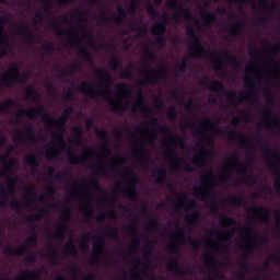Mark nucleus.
Wrapping results in <instances>:
<instances>
[{"label": "nucleus", "mask_w": 280, "mask_h": 280, "mask_svg": "<svg viewBox=\"0 0 280 280\" xmlns=\"http://www.w3.org/2000/svg\"><path fill=\"white\" fill-rule=\"evenodd\" d=\"M174 235H179V237H182L183 242H186V244H189L195 249L200 248L201 242L194 240V237H191L189 235L185 238V231L183 230V228H180L178 225L176 226V232L172 233V237H174Z\"/></svg>", "instance_id": "393cba45"}, {"label": "nucleus", "mask_w": 280, "mask_h": 280, "mask_svg": "<svg viewBox=\"0 0 280 280\" xmlns=\"http://www.w3.org/2000/svg\"><path fill=\"white\" fill-rule=\"evenodd\" d=\"M27 137L30 138L31 143H36V141H40L42 139H45V137L40 133L37 136L34 135V129H32V124L25 127L24 131L15 130L14 139L15 141H19V143H25L27 141Z\"/></svg>", "instance_id": "4468645a"}, {"label": "nucleus", "mask_w": 280, "mask_h": 280, "mask_svg": "<svg viewBox=\"0 0 280 280\" xmlns=\"http://www.w3.org/2000/svg\"><path fill=\"white\" fill-rule=\"evenodd\" d=\"M104 246H106V238L104 237V233H102L96 237V242L93 245V256L96 258L101 257Z\"/></svg>", "instance_id": "c85d7f7f"}, {"label": "nucleus", "mask_w": 280, "mask_h": 280, "mask_svg": "<svg viewBox=\"0 0 280 280\" xmlns=\"http://www.w3.org/2000/svg\"><path fill=\"white\" fill-rule=\"evenodd\" d=\"M275 220H276V228H277V233L278 237H280V210L277 209L273 213Z\"/></svg>", "instance_id": "774afa93"}, {"label": "nucleus", "mask_w": 280, "mask_h": 280, "mask_svg": "<svg viewBox=\"0 0 280 280\" xmlns=\"http://www.w3.org/2000/svg\"><path fill=\"white\" fill-rule=\"evenodd\" d=\"M178 115V112L176 110V106L172 105L171 107H168L167 112H166V117L167 119H170V121H174V119H176Z\"/></svg>", "instance_id": "4d7b16f0"}, {"label": "nucleus", "mask_w": 280, "mask_h": 280, "mask_svg": "<svg viewBox=\"0 0 280 280\" xmlns=\"http://www.w3.org/2000/svg\"><path fill=\"white\" fill-rule=\"evenodd\" d=\"M137 100L138 101L133 105H131V113L133 115H137V112L141 110V108H142L145 117H152V114H153L152 109L143 106V90L142 89L138 90Z\"/></svg>", "instance_id": "5701e85b"}, {"label": "nucleus", "mask_w": 280, "mask_h": 280, "mask_svg": "<svg viewBox=\"0 0 280 280\" xmlns=\"http://www.w3.org/2000/svg\"><path fill=\"white\" fill-rule=\"evenodd\" d=\"M89 234L83 235L81 242H80V249L82 250V253H86V250H89Z\"/></svg>", "instance_id": "052dcab7"}, {"label": "nucleus", "mask_w": 280, "mask_h": 280, "mask_svg": "<svg viewBox=\"0 0 280 280\" xmlns=\"http://www.w3.org/2000/svg\"><path fill=\"white\" fill-rule=\"evenodd\" d=\"M43 14H51V0L42 1Z\"/></svg>", "instance_id": "e2e57ef3"}, {"label": "nucleus", "mask_w": 280, "mask_h": 280, "mask_svg": "<svg viewBox=\"0 0 280 280\" xmlns=\"http://www.w3.org/2000/svg\"><path fill=\"white\" fill-rule=\"evenodd\" d=\"M205 124L210 126L211 130L218 137H224V135H225L226 137L231 138L232 140L235 139V130L233 128L226 127L225 129H222V128L218 127V126H220V124H222V120L220 118H217L213 122V121H211V118L206 117L203 119V121L199 122V128H205Z\"/></svg>", "instance_id": "9d476101"}, {"label": "nucleus", "mask_w": 280, "mask_h": 280, "mask_svg": "<svg viewBox=\"0 0 280 280\" xmlns=\"http://www.w3.org/2000/svg\"><path fill=\"white\" fill-rule=\"evenodd\" d=\"M133 73H135V65H129L122 70V72L120 74V79L121 80H132Z\"/></svg>", "instance_id": "79ce46f5"}, {"label": "nucleus", "mask_w": 280, "mask_h": 280, "mask_svg": "<svg viewBox=\"0 0 280 280\" xmlns=\"http://www.w3.org/2000/svg\"><path fill=\"white\" fill-rule=\"evenodd\" d=\"M67 231H69V228H67L65 223L57 225V231L55 234L56 240H59V242H62V240H65V233H67Z\"/></svg>", "instance_id": "49530a36"}, {"label": "nucleus", "mask_w": 280, "mask_h": 280, "mask_svg": "<svg viewBox=\"0 0 280 280\" xmlns=\"http://www.w3.org/2000/svg\"><path fill=\"white\" fill-rule=\"evenodd\" d=\"M107 218H110L112 220H115L117 218V212H115V209H109L106 213H101L96 217L97 222H104Z\"/></svg>", "instance_id": "de8ad7c7"}, {"label": "nucleus", "mask_w": 280, "mask_h": 280, "mask_svg": "<svg viewBox=\"0 0 280 280\" xmlns=\"http://www.w3.org/2000/svg\"><path fill=\"white\" fill-rule=\"evenodd\" d=\"M166 270L168 272H173L175 277H185V275H191V269H185L180 266V262H178V259L172 258L166 264Z\"/></svg>", "instance_id": "aec40b11"}, {"label": "nucleus", "mask_w": 280, "mask_h": 280, "mask_svg": "<svg viewBox=\"0 0 280 280\" xmlns=\"http://www.w3.org/2000/svg\"><path fill=\"white\" fill-rule=\"evenodd\" d=\"M27 80H30V72L28 71H24V72H20V75L15 77V75H10L8 77V74H3L0 78V84H3L4 86H8L9 89H12V86H14V84H25V82H27Z\"/></svg>", "instance_id": "2eb2a0df"}, {"label": "nucleus", "mask_w": 280, "mask_h": 280, "mask_svg": "<svg viewBox=\"0 0 280 280\" xmlns=\"http://www.w3.org/2000/svg\"><path fill=\"white\" fill-rule=\"evenodd\" d=\"M2 165H4V170L0 172V176L2 178H8L7 179V187L5 189L0 191V196L3 198L9 196H14V180L12 177H10V174H12V161L8 162V154L2 155L0 158Z\"/></svg>", "instance_id": "6e6552de"}, {"label": "nucleus", "mask_w": 280, "mask_h": 280, "mask_svg": "<svg viewBox=\"0 0 280 280\" xmlns=\"http://www.w3.org/2000/svg\"><path fill=\"white\" fill-rule=\"evenodd\" d=\"M38 212L39 214H34L33 217H28L26 219V222H28L31 226V236L25 242L26 246H36L38 244V234H36V223H34V220L38 222L43 215L47 213V208H40Z\"/></svg>", "instance_id": "f8f14e48"}, {"label": "nucleus", "mask_w": 280, "mask_h": 280, "mask_svg": "<svg viewBox=\"0 0 280 280\" xmlns=\"http://www.w3.org/2000/svg\"><path fill=\"white\" fill-rule=\"evenodd\" d=\"M10 208L15 211V213H21L23 211V203L19 200H13L10 202Z\"/></svg>", "instance_id": "680f3d73"}, {"label": "nucleus", "mask_w": 280, "mask_h": 280, "mask_svg": "<svg viewBox=\"0 0 280 280\" xmlns=\"http://www.w3.org/2000/svg\"><path fill=\"white\" fill-rule=\"evenodd\" d=\"M78 247L75 246L73 240H70L63 247V254L70 255V257H78Z\"/></svg>", "instance_id": "f704fd0d"}, {"label": "nucleus", "mask_w": 280, "mask_h": 280, "mask_svg": "<svg viewBox=\"0 0 280 280\" xmlns=\"http://www.w3.org/2000/svg\"><path fill=\"white\" fill-rule=\"evenodd\" d=\"M192 194L196 198H200L202 202L209 200V211L210 213H218V195L213 194L211 187L202 183L201 186H196L192 188Z\"/></svg>", "instance_id": "39448f33"}, {"label": "nucleus", "mask_w": 280, "mask_h": 280, "mask_svg": "<svg viewBox=\"0 0 280 280\" xmlns=\"http://www.w3.org/2000/svg\"><path fill=\"white\" fill-rule=\"evenodd\" d=\"M252 240H253V244H248V245H246V243L240 244V248L243 249L241 268L242 270H246V271L248 270V256L250 255V253H253L255 249L258 248L257 242L255 241V238H252Z\"/></svg>", "instance_id": "a211bd4d"}, {"label": "nucleus", "mask_w": 280, "mask_h": 280, "mask_svg": "<svg viewBox=\"0 0 280 280\" xmlns=\"http://www.w3.org/2000/svg\"><path fill=\"white\" fill-rule=\"evenodd\" d=\"M28 191H30L31 198L30 199L25 198L24 205L26 206L30 205L31 202H33L34 199H37L40 202L45 201V195L43 194L37 195L36 192H34L33 188H30Z\"/></svg>", "instance_id": "a18cd8bd"}, {"label": "nucleus", "mask_w": 280, "mask_h": 280, "mask_svg": "<svg viewBox=\"0 0 280 280\" xmlns=\"http://www.w3.org/2000/svg\"><path fill=\"white\" fill-rule=\"evenodd\" d=\"M186 35L189 36L191 39V43H190L191 54L188 55V58H191V59L202 58V56H206V58H210V59L218 58L212 60V62L214 63L213 70L222 74H224V67L220 58H225L228 65H231V67L234 69L242 68V63L233 55L229 52L212 54L210 50H207L202 45V39H200L198 34H196V28H194V26L189 25L186 27Z\"/></svg>", "instance_id": "7ed1b4c3"}, {"label": "nucleus", "mask_w": 280, "mask_h": 280, "mask_svg": "<svg viewBox=\"0 0 280 280\" xmlns=\"http://www.w3.org/2000/svg\"><path fill=\"white\" fill-rule=\"evenodd\" d=\"M24 161L26 165L31 167L32 172H36V170H38L39 164H38V156L36 154L30 153Z\"/></svg>", "instance_id": "c9c22d12"}, {"label": "nucleus", "mask_w": 280, "mask_h": 280, "mask_svg": "<svg viewBox=\"0 0 280 280\" xmlns=\"http://www.w3.org/2000/svg\"><path fill=\"white\" fill-rule=\"evenodd\" d=\"M151 124L152 126H156L162 135H166V137H170L173 143H183V137L178 136V133L172 132L168 126L160 125L156 117L152 118Z\"/></svg>", "instance_id": "6ab92c4d"}, {"label": "nucleus", "mask_w": 280, "mask_h": 280, "mask_svg": "<svg viewBox=\"0 0 280 280\" xmlns=\"http://www.w3.org/2000/svg\"><path fill=\"white\" fill-rule=\"evenodd\" d=\"M137 224H139V217L135 215L131 218V225L129 229H127V233L129 235H133V237L137 235Z\"/></svg>", "instance_id": "09e8293b"}, {"label": "nucleus", "mask_w": 280, "mask_h": 280, "mask_svg": "<svg viewBox=\"0 0 280 280\" xmlns=\"http://www.w3.org/2000/svg\"><path fill=\"white\" fill-rule=\"evenodd\" d=\"M262 115L265 117L264 125L266 126L267 130H270L271 128H277L280 132V116H277L272 118V109L270 107L266 106L262 108ZM268 119H272L271 121Z\"/></svg>", "instance_id": "412c9836"}, {"label": "nucleus", "mask_w": 280, "mask_h": 280, "mask_svg": "<svg viewBox=\"0 0 280 280\" xmlns=\"http://www.w3.org/2000/svg\"><path fill=\"white\" fill-rule=\"evenodd\" d=\"M142 74L145 75L147 79L137 82L138 86H143V84H156L160 80H165V78H167V70L163 68L155 72L154 69L147 67L142 68Z\"/></svg>", "instance_id": "9b49d317"}, {"label": "nucleus", "mask_w": 280, "mask_h": 280, "mask_svg": "<svg viewBox=\"0 0 280 280\" xmlns=\"http://www.w3.org/2000/svg\"><path fill=\"white\" fill-rule=\"evenodd\" d=\"M166 23H170V16L165 13L163 15V21L155 23L151 27V33L153 36H156L153 43L159 47V49H163V47H165V43H167V37H165V33L167 32Z\"/></svg>", "instance_id": "1a4fd4ad"}, {"label": "nucleus", "mask_w": 280, "mask_h": 280, "mask_svg": "<svg viewBox=\"0 0 280 280\" xmlns=\"http://www.w3.org/2000/svg\"><path fill=\"white\" fill-rule=\"evenodd\" d=\"M51 27L52 30H58L57 31V36H66L67 35V31L60 28V22L52 20L51 21Z\"/></svg>", "instance_id": "13d9d810"}, {"label": "nucleus", "mask_w": 280, "mask_h": 280, "mask_svg": "<svg viewBox=\"0 0 280 280\" xmlns=\"http://www.w3.org/2000/svg\"><path fill=\"white\" fill-rule=\"evenodd\" d=\"M153 176L156 178L155 185H164L167 180V170L164 166H159Z\"/></svg>", "instance_id": "2f4dec72"}, {"label": "nucleus", "mask_w": 280, "mask_h": 280, "mask_svg": "<svg viewBox=\"0 0 280 280\" xmlns=\"http://www.w3.org/2000/svg\"><path fill=\"white\" fill-rule=\"evenodd\" d=\"M16 103L13 98H8L4 102L0 103V113H8V110L14 108Z\"/></svg>", "instance_id": "c03bdc74"}, {"label": "nucleus", "mask_w": 280, "mask_h": 280, "mask_svg": "<svg viewBox=\"0 0 280 280\" xmlns=\"http://www.w3.org/2000/svg\"><path fill=\"white\" fill-rule=\"evenodd\" d=\"M5 23H10V16L0 15V45L3 47H8V45H10L8 37H5V33H3V30H5Z\"/></svg>", "instance_id": "cd10ccee"}, {"label": "nucleus", "mask_w": 280, "mask_h": 280, "mask_svg": "<svg viewBox=\"0 0 280 280\" xmlns=\"http://www.w3.org/2000/svg\"><path fill=\"white\" fill-rule=\"evenodd\" d=\"M250 163H253V158H249L247 162H240L238 168L235 164L232 166L225 164V168L222 172L223 180L229 183L233 179V176L231 175V172H229V170H236L237 174H240L241 176H246Z\"/></svg>", "instance_id": "ddd939ff"}, {"label": "nucleus", "mask_w": 280, "mask_h": 280, "mask_svg": "<svg viewBox=\"0 0 280 280\" xmlns=\"http://www.w3.org/2000/svg\"><path fill=\"white\" fill-rule=\"evenodd\" d=\"M80 58L86 62V65H93V56H91V52L86 48H80L78 51Z\"/></svg>", "instance_id": "a19ab883"}, {"label": "nucleus", "mask_w": 280, "mask_h": 280, "mask_svg": "<svg viewBox=\"0 0 280 280\" xmlns=\"http://www.w3.org/2000/svg\"><path fill=\"white\" fill-rule=\"evenodd\" d=\"M137 183H139V177L135 175L130 180V186L122 188V196L125 198H128L129 200H137V196H139L137 194V189L135 188L137 187Z\"/></svg>", "instance_id": "b1692460"}, {"label": "nucleus", "mask_w": 280, "mask_h": 280, "mask_svg": "<svg viewBox=\"0 0 280 280\" xmlns=\"http://www.w3.org/2000/svg\"><path fill=\"white\" fill-rule=\"evenodd\" d=\"M79 68H80V65L75 62L69 70H65L60 72L59 78L63 79V78H68V75H73V73H75V71H78Z\"/></svg>", "instance_id": "3c124183"}, {"label": "nucleus", "mask_w": 280, "mask_h": 280, "mask_svg": "<svg viewBox=\"0 0 280 280\" xmlns=\"http://www.w3.org/2000/svg\"><path fill=\"white\" fill-rule=\"evenodd\" d=\"M165 158L175 159L176 163H183V159H178V153L172 148L167 149V151L165 152Z\"/></svg>", "instance_id": "864d4df0"}, {"label": "nucleus", "mask_w": 280, "mask_h": 280, "mask_svg": "<svg viewBox=\"0 0 280 280\" xmlns=\"http://www.w3.org/2000/svg\"><path fill=\"white\" fill-rule=\"evenodd\" d=\"M243 183H245L246 185H257V177L253 174L246 175L243 178Z\"/></svg>", "instance_id": "69168bd1"}, {"label": "nucleus", "mask_w": 280, "mask_h": 280, "mask_svg": "<svg viewBox=\"0 0 280 280\" xmlns=\"http://www.w3.org/2000/svg\"><path fill=\"white\" fill-rule=\"evenodd\" d=\"M82 187H92L93 189H96V191H102L97 177H91L89 182H82Z\"/></svg>", "instance_id": "37998d69"}, {"label": "nucleus", "mask_w": 280, "mask_h": 280, "mask_svg": "<svg viewBox=\"0 0 280 280\" xmlns=\"http://www.w3.org/2000/svg\"><path fill=\"white\" fill-rule=\"evenodd\" d=\"M73 110V106L66 108L58 119L51 118L49 114L45 112V107H43V105L38 107H32L30 109L21 108L16 113V124H21V117L26 116L28 117V119H36V117L39 116L44 124H48V126H54L57 129L55 132H52V139L54 141H56L59 150H62V152H67L70 165H85L86 161H89V159H86V155H75L73 150H71V148H69V145L65 141V124L69 121V117H71Z\"/></svg>", "instance_id": "f257e3e1"}, {"label": "nucleus", "mask_w": 280, "mask_h": 280, "mask_svg": "<svg viewBox=\"0 0 280 280\" xmlns=\"http://www.w3.org/2000/svg\"><path fill=\"white\" fill-rule=\"evenodd\" d=\"M147 12L153 19H156V16H159V10L156 9V7H154V4H152L151 1L147 2Z\"/></svg>", "instance_id": "5fc2aeb1"}, {"label": "nucleus", "mask_w": 280, "mask_h": 280, "mask_svg": "<svg viewBox=\"0 0 280 280\" xmlns=\"http://www.w3.org/2000/svg\"><path fill=\"white\" fill-rule=\"evenodd\" d=\"M143 52L144 58L148 60V62H154V60H156V55L154 54V51H152V49H150V47H144Z\"/></svg>", "instance_id": "6e6d98bb"}, {"label": "nucleus", "mask_w": 280, "mask_h": 280, "mask_svg": "<svg viewBox=\"0 0 280 280\" xmlns=\"http://www.w3.org/2000/svg\"><path fill=\"white\" fill-rule=\"evenodd\" d=\"M167 5L171 8V10H177L172 15L174 21H180V19H184L185 21H194L197 26H200V21L194 18L191 11L188 8H185L179 0H170Z\"/></svg>", "instance_id": "0eeeda50"}, {"label": "nucleus", "mask_w": 280, "mask_h": 280, "mask_svg": "<svg viewBox=\"0 0 280 280\" xmlns=\"http://www.w3.org/2000/svg\"><path fill=\"white\" fill-rule=\"evenodd\" d=\"M203 260L208 265L209 270H214L213 271V273H214L213 278L215 280H224V273L222 271L218 270V262H217L215 256H213V254L206 253L203 255Z\"/></svg>", "instance_id": "4be33fe9"}, {"label": "nucleus", "mask_w": 280, "mask_h": 280, "mask_svg": "<svg viewBox=\"0 0 280 280\" xmlns=\"http://www.w3.org/2000/svg\"><path fill=\"white\" fill-rule=\"evenodd\" d=\"M168 189L171 191H173L174 196H176L178 198V200H182V201L187 200V207H186L185 211H187V212L191 211V213L186 217V222H187V224H190V225L196 224V222H198V220H200V211L197 210L198 202L194 199H188L187 194H185V192H182L180 195H178V192H176V190L174 189V187L172 185H168Z\"/></svg>", "instance_id": "423d86ee"}, {"label": "nucleus", "mask_w": 280, "mask_h": 280, "mask_svg": "<svg viewBox=\"0 0 280 280\" xmlns=\"http://www.w3.org/2000/svg\"><path fill=\"white\" fill-rule=\"evenodd\" d=\"M237 231H242V228H230L229 230H226L225 233H222V231L217 230V233L218 235H223L224 240L229 242V240L235 237V233H237Z\"/></svg>", "instance_id": "58836bf2"}, {"label": "nucleus", "mask_w": 280, "mask_h": 280, "mask_svg": "<svg viewBox=\"0 0 280 280\" xmlns=\"http://www.w3.org/2000/svg\"><path fill=\"white\" fill-rule=\"evenodd\" d=\"M38 92L34 86H30L26 89V100H32V102H38Z\"/></svg>", "instance_id": "8fccbe9b"}, {"label": "nucleus", "mask_w": 280, "mask_h": 280, "mask_svg": "<svg viewBox=\"0 0 280 280\" xmlns=\"http://www.w3.org/2000/svg\"><path fill=\"white\" fill-rule=\"evenodd\" d=\"M256 143H260V150L264 151V156L267 161V167L270 170L271 174H275L276 179L273 182V187L276 192L280 196V152L279 149L270 148V144L266 141H260L257 138H253Z\"/></svg>", "instance_id": "20e7f679"}, {"label": "nucleus", "mask_w": 280, "mask_h": 280, "mask_svg": "<svg viewBox=\"0 0 280 280\" xmlns=\"http://www.w3.org/2000/svg\"><path fill=\"white\" fill-rule=\"evenodd\" d=\"M242 30H244V23H242V21H235L234 24L230 27L229 34L235 38V36H240Z\"/></svg>", "instance_id": "e433bc0d"}, {"label": "nucleus", "mask_w": 280, "mask_h": 280, "mask_svg": "<svg viewBox=\"0 0 280 280\" xmlns=\"http://www.w3.org/2000/svg\"><path fill=\"white\" fill-rule=\"evenodd\" d=\"M219 224L221 226H235V224H237V221L235 220V218L229 217L226 214H222L220 217Z\"/></svg>", "instance_id": "4c0bfd02"}, {"label": "nucleus", "mask_w": 280, "mask_h": 280, "mask_svg": "<svg viewBox=\"0 0 280 280\" xmlns=\"http://www.w3.org/2000/svg\"><path fill=\"white\" fill-rule=\"evenodd\" d=\"M25 253H27V245L18 247L8 246L4 248V255H7V257H13V255H25Z\"/></svg>", "instance_id": "c756f323"}, {"label": "nucleus", "mask_w": 280, "mask_h": 280, "mask_svg": "<svg viewBox=\"0 0 280 280\" xmlns=\"http://www.w3.org/2000/svg\"><path fill=\"white\" fill-rule=\"evenodd\" d=\"M4 75H8V78H10V75H14L15 78H18V75H21V70L19 69V65L12 63L10 69L4 73Z\"/></svg>", "instance_id": "603ef678"}, {"label": "nucleus", "mask_w": 280, "mask_h": 280, "mask_svg": "<svg viewBox=\"0 0 280 280\" xmlns=\"http://www.w3.org/2000/svg\"><path fill=\"white\" fill-rule=\"evenodd\" d=\"M138 154H140L137 159L138 163H144L143 161V156H145V154H148V148L144 145H140L138 148Z\"/></svg>", "instance_id": "0e129e2a"}, {"label": "nucleus", "mask_w": 280, "mask_h": 280, "mask_svg": "<svg viewBox=\"0 0 280 280\" xmlns=\"http://www.w3.org/2000/svg\"><path fill=\"white\" fill-rule=\"evenodd\" d=\"M222 205H232V207H244L246 206V199L240 196H231L222 201Z\"/></svg>", "instance_id": "72a5a7b5"}, {"label": "nucleus", "mask_w": 280, "mask_h": 280, "mask_svg": "<svg viewBox=\"0 0 280 280\" xmlns=\"http://www.w3.org/2000/svg\"><path fill=\"white\" fill-rule=\"evenodd\" d=\"M248 213H254L253 219L262 224H268L270 222V209L262 206H253L248 209Z\"/></svg>", "instance_id": "f3484780"}, {"label": "nucleus", "mask_w": 280, "mask_h": 280, "mask_svg": "<svg viewBox=\"0 0 280 280\" xmlns=\"http://www.w3.org/2000/svg\"><path fill=\"white\" fill-rule=\"evenodd\" d=\"M54 172H56V167L54 166L48 167L49 178H55V180H58V183H66V180H69V175L67 173L61 171L56 175H54Z\"/></svg>", "instance_id": "473e14b6"}, {"label": "nucleus", "mask_w": 280, "mask_h": 280, "mask_svg": "<svg viewBox=\"0 0 280 280\" xmlns=\"http://www.w3.org/2000/svg\"><path fill=\"white\" fill-rule=\"evenodd\" d=\"M15 34H18V36L22 37V39L24 40V43H27L28 45L35 40L36 36L30 32V30L27 28V26L20 24L18 26V28L15 30Z\"/></svg>", "instance_id": "a878e982"}, {"label": "nucleus", "mask_w": 280, "mask_h": 280, "mask_svg": "<svg viewBox=\"0 0 280 280\" xmlns=\"http://www.w3.org/2000/svg\"><path fill=\"white\" fill-rule=\"evenodd\" d=\"M96 78H101V85L95 89L91 83L83 81L79 85V91L83 95L90 97V100H97V97H105L107 104H109L112 110L114 113H124L128 110V106H130V102H121L116 101L110 96V84L113 79L110 77V72L107 69L98 68L96 70Z\"/></svg>", "instance_id": "f03ea898"}, {"label": "nucleus", "mask_w": 280, "mask_h": 280, "mask_svg": "<svg viewBox=\"0 0 280 280\" xmlns=\"http://www.w3.org/2000/svg\"><path fill=\"white\" fill-rule=\"evenodd\" d=\"M201 14H202V21H203V23L206 24V25H213V23H215V21H217V16H215V13H213V12H207V11H202L201 12Z\"/></svg>", "instance_id": "ea45409f"}, {"label": "nucleus", "mask_w": 280, "mask_h": 280, "mask_svg": "<svg viewBox=\"0 0 280 280\" xmlns=\"http://www.w3.org/2000/svg\"><path fill=\"white\" fill-rule=\"evenodd\" d=\"M201 85L208 86L209 91H212L213 93H220V91H224V83H222L219 80L211 81V80H208L207 78H205L201 81Z\"/></svg>", "instance_id": "bb28decb"}, {"label": "nucleus", "mask_w": 280, "mask_h": 280, "mask_svg": "<svg viewBox=\"0 0 280 280\" xmlns=\"http://www.w3.org/2000/svg\"><path fill=\"white\" fill-rule=\"evenodd\" d=\"M92 170H94L96 172V174H100L101 176L107 175L106 168L102 164H96V165L92 166Z\"/></svg>", "instance_id": "338daca9"}, {"label": "nucleus", "mask_w": 280, "mask_h": 280, "mask_svg": "<svg viewBox=\"0 0 280 280\" xmlns=\"http://www.w3.org/2000/svg\"><path fill=\"white\" fill-rule=\"evenodd\" d=\"M42 50L46 56H54V51H55L54 44L51 43L44 44V46L42 47Z\"/></svg>", "instance_id": "bf43d9fd"}, {"label": "nucleus", "mask_w": 280, "mask_h": 280, "mask_svg": "<svg viewBox=\"0 0 280 280\" xmlns=\"http://www.w3.org/2000/svg\"><path fill=\"white\" fill-rule=\"evenodd\" d=\"M117 14L118 15H114L110 21L112 23H116V25H121V23H124V21H126L127 16H128V12L126 11V9L121 5L117 7Z\"/></svg>", "instance_id": "7c9ffc66"}, {"label": "nucleus", "mask_w": 280, "mask_h": 280, "mask_svg": "<svg viewBox=\"0 0 280 280\" xmlns=\"http://www.w3.org/2000/svg\"><path fill=\"white\" fill-rule=\"evenodd\" d=\"M196 150L198 151V155L192 159V165L195 167H205L207 161L211 159V152L200 141L196 144Z\"/></svg>", "instance_id": "dca6fc26"}]
</instances>
